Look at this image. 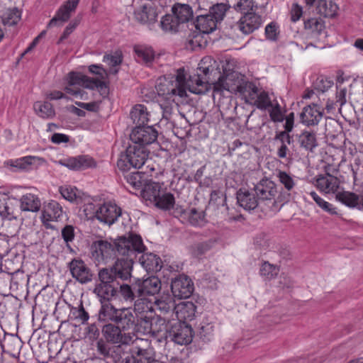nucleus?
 I'll return each instance as SVG.
<instances>
[{"label": "nucleus", "instance_id": "obj_23", "mask_svg": "<svg viewBox=\"0 0 363 363\" xmlns=\"http://www.w3.org/2000/svg\"><path fill=\"white\" fill-rule=\"evenodd\" d=\"M137 21L143 24L154 23L157 18V12L153 3L144 4L134 12Z\"/></svg>", "mask_w": 363, "mask_h": 363}, {"label": "nucleus", "instance_id": "obj_1", "mask_svg": "<svg viewBox=\"0 0 363 363\" xmlns=\"http://www.w3.org/2000/svg\"><path fill=\"white\" fill-rule=\"evenodd\" d=\"M211 59L206 57L199 64L197 73L189 75L186 78L184 68L181 67L175 71L172 75L160 77L155 86L158 95L168 101L175 102L176 100L187 96L186 91L196 94H206L213 86L215 92L228 89L227 84L224 83V77L220 76L218 82L210 83L211 79L208 76L213 71L210 68Z\"/></svg>", "mask_w": 363, "mask_h": 363}, {"label": "nucleus", "instance_id": "obj_18", "mask_svg": "<svg viewBox=\"0 0 363 363\" xmlns=\"http://www.w3.org/2000/svg\"><path fill=\"white\" fill-rule=\"evenodd\" d=\"M133 311L135 312L140 318L141 323H143L145 321H148L155 313L152 300L144 296L138 297V299L134 301Z\"/></svg>", "mask_w": 363, "mask_h": 363}, {"label": "nucleus", "instance_id": "obj_50", "mask_svg": "<svg viewBox=\"0 0 363 363\" xmlns=\"http://www.w3.org/2000/svg\"><path fill=\"white\" fill-rule=\"evenodd\" d=\"M71 318L77 320L82 324H85L89 318L88 312H86L83 306L82 301L78 307H72L70 311Z\"/></svg>", "mask_w": 363, "mask_h": 363}, {"label": "nucleus", "instance_id": "obj_59", "mask_svg": "<svg viewBox=\"0 0 363 363\" xmlns=\"http://www.w3.org/2000/svg\"><path fill=\"white\" fill-rule=\"evenodd\" d=\"M60 192L62 197L71 202H73L77 199V189L70 186H64L60 188Z\"/></svg>", "mask_w": 363, "mask_h": 363}, {"label": "nucleus", "instance_id": "obj_52", "mask_svg": "<svg viewBox=\"0 0 363 363\" xmlns=\"http://www.w3.org/2000/svg\"><path fill=\"white\" fill-rule=\"evenodd\" d=\"M276 176L280 184L284 186L286 190L291 191L294 189L296 182L289 174L284 171L277 170Z\"/></svg>", "mask_w": 363, "mask_h": 363}, {"label": "nucleus", "instance_id": "obj_42", "mask_svg": "<svg viewBox=\"0 0 363 363\" xmlns=\"http://www.w3.org/2000/svg\"><path fill=\"white\" fill-rule=\"evenodd\" d=\"M35 113L43 118H52L55 115L52 105L49 102L37 101L33 105Z\"/></svg>", "mask_w": 363, "mask_h": 363}, {"label": "nucleus", "instance_id": "obj_34", "mask_svg": "<svg viewBox=\"0 0 363 363\" xmlns=\"http://www.w3.org/2000/svg\"><path fill=\"white\" fill-rule=\"evenodd\" d=\"M40 207L41 201L35 194H26L21 199V209L23 211L38 212Z\"/></svg>", "mask_w": 363, "mask_h": 363}, {"label": "nucleus", "instance_id": "obj_36", "mask_svg": "<svg viewBox=\"0 0 363 363\" xmlns=\"http://www.w3.org/2000/svg\"><path fill=\"white\" fill-rule=\"evenodd\" d=\"M133 49L138 62L149 64L154 60L155 52L151 47L144 45H136Z\"/></svg>", "mask_w": 363, "mask_h": 363}, {"label": "nucleus", "instance_id": "obj_39", "mask_svg": "<svg viewBox=\"0 0 363 363\" xmlns=\"http://www.w3.org/2000/svg\"><path fill=\"white\" fill-rule=\"evenodd\" d=\"M62 206L55 201H51L45 207L43 216L48 220H57L62 215Z\"/></svg>", "mask_w": 363, "mask_h": 363}, {"label": "nucleus", "instance_id": "obj_63", "mask_svg": "<svg viewBox=\"0 0 363 363\" xmlns=\"http://www.w3.org/2000/svg\"><path fill=\"white\" fill-rule=\"evenodd\" d=\"M80 20L79 18H75L72 21L68 26L65 28L62 35H61L58 43H61L64 40L68 38V36L74 31V30L77 27L79 23Z\"/></svg>", "mask_w": 363, "mask_h": 363}, {"label": "nucleus", "instance_id": "obj_10", "mask_svg": "<svg viewBox=\"0 0 363 363\" xmlns=\"http://www.w3.org/2000/svg\"><path fill=\"white\" fill-rule=\"evenodd\" d=\"M102 333L108 342L118 344L120 347L128 345L133 341L131 333H127L113 323H108L103 327Z\"/></svg>", "mask_w": 363, "mask_h": 363}, {"label": "nucleus", "instance_id": "obj_37", "mask_svg": "<svg viewBox=\"0 0 363 363\" xmlns=\"http://www.w3.org/2000/svg\"><path fill=\"white\" fill-rule=\"evenodd\" d=\"M298 143L301 147L312 152L318 146L316 134L313 131L303 130L298 136Z\"/></svg>", "mask_w": 363, "mask_h": 363}, {"label": "nucleus", "instance_id": "obj_6", "mask_svg": "<svg viewBox=\"0 0 363 363\" xmlns=\"http://www.w3.org/2000/svg\"><path fill=\"white\" fill-rule=\"evenodd\" d=\"M193 332L191 327L185 322L171 323L167 340L178 345H187L191 342Z\"/></svg>", "mask_w": 363, "mask_h": 363}, {"label": "nucleus", "instance_id": "obj_47", "mask_svg": "<svg viewBox=\"0 0 363 363\" xmlns=\"http://www.w3.org/2000/svg\"><path fill=\"white\" fill-rule=\"evenodd\" d=\"M43 162H45V160L43 158L34 156H26L16 160L11 165L21 170H27L29 169L30 165L34 164L36 162L40 164Z\"/></svg>", "mask_w": 363, "mask_h": 363}, {"label": "nucleus", "instance_id": "obj_54", "mask_svg": "<svg viewBox=\"0 0 363 363\" xmlns=\"http://www.w3.org/2000/svg\"><path fill=\"white\" fill-rule=\"evenodd\" d=\"M310 196L312 197L313 201L316 203V204L322 208L325 212L331 215H336L337 213L336 211V208L333 206V205L328 201H325L321 197H320L315 191H311L309 193Z\"/></svg>", "mask_w": 363, "mask_h": 363}, {"label": "nucleus", "instance_id": "obj_32", "mask_svg": "<svg viewBox=\"0 0 363 363\" xmlns=\"http://www.w3.org/2000/svg\"><path fill=\"white\" fill-rule=\"evenodd\" d=\"M101 306L98 313V319L101 322L114 323L118 308H116L111 302L101 303Z\"/></svg>", "mask_w": 363, "mask_h": 363}, {"label": "nucleus", "instance_id": "obj_48", "mask_svg": "<svg viewBox=\"0 0 363 363\" xmlns=\"http://www.w3.org/2000/svg\"><path fill=\"white\" fill-rule=\"evenodd\" d=\"M145 174L141 172H135L125 176L127 183L135 190H140L145 184Z\"/></svg>", "mask_w": 363, "mask_h": 363}, {"label": "nucleus", "instance_id": "obj_58", "mask_svg": "<svg viewBox=\"0 0 363 363\" xmlns=\"http://www.w3.org/2000/svg\"><path fill=\"white\" fill-rule=\"evenodd\" d=\"M238 91L246 95L247 94L250 99L254 100L259 94L258 88L252 82H246L244 86H238Z\"/></svg>", "mask_w": 363, "mask_h": 363}, {"label": "nucleus", "instance_id": "obj_13", "mask_svg": "<svg viewBox=\"0 0 363 363\" xmlns=\"http://www.w3.org/2000/svg\"><path fill=\"white\" fill-rule=\"evenodd\" d=\"M171 290L174 297L182 299L189 298L194 291V284L186 275H179L172 280Z\"/></svg>", "mask_w": 363, "mask_h": 363}, {"label": "nucleus", "instance_id": "obj_61", "mask_svg": "<svg viewBox=\"0 0 363 363\" xmlns=\"http://www.w3.org/2000/svg\"><path fill=\"white\" fill-rule=\"evenodd\" d=\"M279 34L278 26L274 23L268 24L265 28V35L267 39L270 40H277Z\"/></svg>", "mask_w": 363, "mask_h": 363}, {"label": "nucleus", "instance_id": "obj_64", "mask_svg": "<svg viewBox=\"0 0 363 363\" xmlns=\"http://www.w3.org/2000/svg\"><path fill=\"white\" fill-rule=\"evenodd\" d=\"M62 237L64 241L68 245L74 238V229L73 226L67 225L62 229Z\"/></svg>", "mask_w": 363, "mask_h": 363}, {"label": "nucleus", "instance_id": "obj_33", "mask_svg": "<svg viewBox=\"0 0 363 363\" xmlns=\"http://www.w3.org/2000/svg\"><path fill=\"white\" fill-rule=\"evenodd\" d=\"M172 12L182 24L189 21L193 17L191 7L185 4H175L172 8Z\"/></svg>", "mask_w": 363, "mask_h": 363}, {"label": "nucleus", "instance_id": "obj_26", "mask_svg": "<svg viewBox=\"0 0 363 363\" xmlns=\"http://www.w3.org/2000/svg\"><path fill=\"white\" fill-rule=\"evenodd\" d=\"M237 201L238 204L245 210L251 211L256 208L261 203L255 192L240 189L237 192Z\"/></svg>", "mask_w": 363, "mask_h": 363}, {"label": "nucleus", "instance_id": "obj_8", "mask_svg": "<svg viewBox=\"0 0 363 363\" xmlns=\"http://www.w3.org/2000/svg\"><path fill=\"white\" fill-rule=\"evenodd\" d=\"M68 84L74 86H82L88 89H97L101 95L108 93V86L105 82L98 79L89 78L80 73L70 72L67 77Z\"/></svg>", "mask_w": 363, "mask_h": 363}, {"label": "nucleus", "instance_id": "obj_29", "mask_svg": "<svg viewBox=\"0 0 363 363\" xmlns=\"http://www.w3.org/2000/svg\"><path fill=\"white\" fill-rule=\"evenodd\" d=\"M139 262L144 269L149 272H157L162 268L161 259L153 253H141Z\"/></svg>", "mask_w": 363, "mask_h": 363}, {"label": "nucleus", "instance_id": "obj_38", "mask_svg": "<svg viewBox=\"0 0 363 363\" xmlns=\"http://www.w3.org/2000/svg\"><path fill=\"white\" fill-rule=\"evenodd\" d=\"M141 192L145 199L154 202L162 193L161 186L157 182L145 183Z\"/></svg>", "mask_w": 363, "mask_h": 363}, {"label": "nucleus", "instance_id": "obj_12", "mask_svg": "<svg viewBox=\"0 0 363 363\" xmlns=\"http://www.w3.org/2000/svg\"><path fill=\"white\" fill-rule=\"evenodd\" d=\"M262 23V16L254 12L243 15L238 21L232 26V28L245 35H249L257 30Z\"/></svg>", "mask_w": 363, "mask_h": 363}, {"label": "nucleus", "instance_id": "obj_22", "mask_svg": "<svg viewBox=\"0 0 363 363\" xmlns=\"http://www.w3.org/2000/svg\"><path fill=\"white\" fill-rule=\"evenodd\" d=\"M323 114V109L317 104L307 106L303 108L300 114L301 121L307 126L318 125Z\"/></svg>", "mask_w": 363, "mask_h": 363}, {"label": "nucleus", "instance_id": "obj_40", "mask_svg": "<svg viewBox=\"0 0 363 363\" xmlns=\"http://www.w3.org/2000/svg\"><path fill=\"white\" fill-rule=\"evenodd\" d=\"M335 198L337 201L350 208L357 207L359 208V196L350 191L338 192Z\"/></svg>", "mask_w": 363, "mask_h": 363}, {"label": "nucleus", "instance_id": "obj_11", "mask_svg": "<svg viewBox=\"0 0 363 363\" xmlns=\"http://www.w3.org/2000/svg\"><path fill=\"white\" fill-rule=\"evenodd\" d=\"M157 131L152 126H136L130 135L133 144L139 147L153 143L157 140Z\"/></svg>", "mask_w": 363, "mask_h": 363}, {"label": "nucleus", "instance_id": "obj_60", "mask_svg": "<svg viewBox=\"0 0 363 363\" xmlns=\"http://www.w3.org/2000/svg\"><path fill=\"white\" fill-rule=\"evenodd\" d=\"M333 84L331 80L325 79L323 77H319L316 79L314 84V89L318 91L325 92Z\"/></svg>", "mask_w": 363, "mask_h": 363}, {"label": "nucleus", "instance_id": "obj_30", "mask_svg": "<svg viewBox=\"0 0 363 363\" xmlns=\"http://www.w3.org/2000/svg\"><path fill=\"white\" fill-rule=\"evenodd\" d=\"M184 223H189L193 226H202L206 222V213L203 210L196 208H189L184 214Z\"/></svg>", "mask_w": 363, "mask_h": 363}, {"label": "nucleus", "instance_id": "obj_9", "mask_svg": "<svg viewBox=\"0 0 363 363\" xmlns=\"http://www.w3.org/2000/svg\"><path fill=\"white\" fill-rule=\"evenodd\" d=\"M143 323L145 325V328L148 333L153 337H160L159 341H161L162 338L167 340L171 325L168 317L153 315L148 321H145Z\"/></svg>", "mask_w": 363, "mask_h": 363}, {"label": "nucleus", "instance_id": "obj_43", "mask_svg": "<svg viewBox=\"0 0 363 363\" xmlns=\"http://www.w3.org/2000/svg\"><path fill=\"white\" fill-rule=\"evenodd\" d=\"M337 9V4L332 1L328 3L325 0H320L316 7L317 12L327 18L334 17L336 15Z\"/></svg>", "mask_w": 363, "mask_h": 363}, {"label": "nucleus", "instance_id": "obj_7", "mask_svg": "<svg viewBox=\"0 0 363 363\" xmlns=\"http://www.w3.org/2000/svg\"><path fill=\"white\" fill-rule=\"evenodd\" d=\"M261 203H270L272 206L269 207L272 211H276L275 197L277 194L276 184L268 179H262L253 189Z\"/></svg>", "mask_w": 363, "mask_h": 363}, {"label": "nucleus", "instance_id": "obj_53", "mask_svg": "<svg viewBox=\"0 0 363 363\" xmlns=\"http://www.w3.org/2000/svg\"><path fill=\"white\" fill-rule=\"evenodd\" d=\"M20 19L21 12L16 8L6 10L2 18L4 23L10 26L16 25Z\"/></svg>", "mask_w": 363, "mask_h": 363}, {"label": "nucleus", "instance_id": "obj_27", "mask_svg": "<svg viewBox=\"0 0 363 363\" xmlns=\"http://www.w3.org/2000/svg\"><path fill=\"white\" fill-rule=\"evenodd\" d=\"M116 317V318L114 321L115 325L125 331L133 328L135 324L133 311L130 308H118V312Z\"/></svg>", "mask_w": 363, "mask_h": 363}, {"label": "nucleus", "instance_id": "obj_51", "mask_svg": "<svg viewBox=\"0 0 363 363\" xmlns=\"http://www.w3.org/2000/svg\"><path fill=\"white\" fill-rule=\"evenodd\" d=\"M306 29L316 34H321L325 30L324 21L321 18H311L304 22Z\"/></svg>", "mask_w": 363, "mask_h": 363}, {"label": "nucleus", "instance_id": "obj_19", "mask_svg": "<svg viewBox=\"0 0 363 363\" xmlns=\"http://www.w3.org/2000/svg\"><path fill=\"white\" fill-rule=\"evenodd\" d=\"M140 342L147 347L136 345L133 349V354L125 357L121 363H145L149 357H152V349L150 347L147 340H140Z\"/></svg>", "mask_w": 363, "mask_h": 363}, {"label": "nucleus", "instance_id": "obj_62", "mask_svg": "<svg viewBox=\"0 0 363 363\" xmlns=\"http://www.w3.org/2000/svg\"><path fill=\"white\" fill-rule=\"evenodd\" d=\"M103 61L113 67L119 65L122 62L121 55L116 52L114 55H105Z\"/></svg>", "mask_w": 363, "mask_h": 363}, {"label": "nucleus", "instance_id": "obj_14", "mask_svg": "<svg viewBox=\"0 0 363 363\" xmlns=\"http://www.w3.org/2000/svg\"><path fill=\"white\" fill-rule=\"evenodd\" d=\"M121 215V209L115 203L108 201L98 206L96 219L101 223L111 225Z\"/></svg>", "mask_w": 363, "mask_h": 363}, {"label": "nucleus", "instance_id": "obj_3", "mask_svg": "<svg viewBox=\"0 0 363 363\" xmlns=\"http://www.w3.org/2000/svg\"><path fill=\"white\" fill-rule=\"evenodd\" d=\"M148 154L144 147L130 144L124 153H121L117 162V167L122 172H126L131 167L139 169L147 160Z\"/></svg>", "mask_w": 363, "mask_h": 363}, {"label": "nucleus", "instance_id": "obj_16", "mask_svg": "<svg viewBox=\"0 0 363 363\" xmlns=\"http://www.w3.org/2000/svg\"><path fill=\"white\" fill-rule=\"evenodd\" d=\"M92 256L99 263L107 262L116 252L113 244L106 240H98L93 243L91 246Z\"/></svg>", "mask_w": 363, "mask_h": 363}, {"label": "nucleus", "instance_id": "obj_2", "mask_svg": "<svg viewBox=\"0 0 363 363\" xmlns=\"http://www.w3.org/2000/svg\"><path fill=\"white\" fill-rule=\"evenodd\" d=\"M116 251L118 255L135 260L137 256L146 250L142 238L137 234L129 233L119 237L114 241Z\"/></svg>", "mask_w": 363, "mask_h": 363}, {"label": "nucleus", "instance_id": "obj_46", "mask_svg": "<svg viewBox=\"0 0 363 363\" xmlns=\"http://www.w3.org/2000/svg\"><path fill=\"white\" fill-rule=\"evenodd\" d=\"M153 203L159 208L169 210L174 206V197L171 193L162 192Z\"/></svg>", "mask_w": 363, "mask_h": 363}, {"label": "nucleus", "instance_id": "obj_20", "mask_svg": "<svg viewBox=\"0 0 363 363\" xmlns=\"http://www.w3.org/2000/svg\"><path fill=\"white\" fill-rule=\"evenodd\" d=\"M155 313L156 315L166 317V315L171 314L174 315V311L175 308V301L173 297L169 294H162L159 298H155L153 301Z\"/></svg>", "mask_w": 363, "mask_h": 363}, {"label": "nucleus", "instance_id": "obj_56", "mask_svg": "<svg viewBox=\"0 0 363 363\" xmlns=\"http://www.w3.org/2000/svg\"><path fill=\"white\" fill-rule=\"evenodd\" d=\"M213 243V241L208 240L194 244L191 248V254L193 256L199 257L209 250L212 247Z\"/></svg>", "mask_w": 363, "mask_h": 363}, {"label": "nucleus", "instance_id": "obj_15", "mask_svg": "<svg viewBox=\"0 0 363 363\" xmlns=\"http://www.w3.org/2000/svg\"><path fill=\"white\" fill-rule=\"evenodd\" d=\"M69 269L72 277L81 284H86L92 280L93 274L90 269L81 259H73L69 263Z\"/></svg>", "mask_w": 363, "mask_h": 363}, {"label": "nucleus", "instance_id": "obj_4", "mask_svg": "<svg viewBox=\"0 0 363 363\" xmlns=\"http://www.w3.org/2000/svg\"><path fill=\"white\" fill-rule=\"evenodd\" d=\"M98 278L93 293L97 296L99 302H111L116 299L118 295V284H116L107 273L105 274L100 270L98 272Z\"/></svg>", "mask_w": 363, "mask_h": 363}, {"label": "nucleus", "instance_id": "obj_17", "mask_svg": "<svg viewBox=\"0 0 363 363\" xmlns=\"http://www.w3.org/2000/svg\"><path fill=\"white\" fill-rule=\"evenodd\" d=\"M79 0H67L60 7L56 15L50 21L48 27L62 26L67 21L79 4Z\"/></svg>", "mask_w": 363, "mask_h": 363}, {"label": "nucleus", "instance_id": "obj_28", "mask_svg": "<svg viewBox=\"0 0 363 363\" xmlns=\"http://www.w3.org/2000/svg\"><path fill=\"white\" fill-rule=\"evenodd\" d=\"M315 186L321 191L326 194L334 193L339 188V180L330 174L318 175L315 180Z\"/></svg>", "mask_w": 363, "mask_h": 363}, {"label": "nucleus", "instance_id": "obj_57", "mask_svg": "<svg viewBox=\"0 0 363 363\" xmlns=\"http://www.w3.org/2000/svg\"><path fill=\"white\" fill-rule=\"evenodd\" d=\"M279 271V268L267 262H264L262 264L259 270L261 276L268 279L274 278L278 274Z\"/></svg>", "mask_w": 363, "mask_h": 363}, {"label": "nucleus", "instance_id": "obj_44", "mask_svg": "<svg viewBox=\"0 0 363 363\" xmlns=\"http://www.w3.org/2000/svg\"><path fill=\"white\" fill-rule=\"evenodd\" d=\"M135 287L137 289V282L133 286L127 284H121L118 294L125 301L132 303L135 301L136 297H138Z\"/></svg>", "mask_w": 363, "mask_h": 363}, {"label": "nucleus", "instance_id": "obj_49", "mask_svg": "<svg viewBox=\"0 0 363 363\" xmlns=\"http://www.w3.org/2000/svg\"><path fill=\"white\" fill-rule=\"evenodd\" d=\"M233 8L236 11L245 15V13H254V11L257 8V5L253 0H237Z\"/></svg>", "mask_w": 363, "mask_h": 363}, {"label": "nucleus", "instance_id": "obj_45", "mask_svg": "<svg viewBox=\"0 0 363 363\" xmlns=\"http://www.w3.org/2000/svg\"><path fill=\"white\" fill-rule=\"evenodd\" d=\"M228 9L229 6L225 4H216L210 8L208 14L211 15L213 20L218 24L223 20Z\"/></svg>", "mask_w": 363, "mask_h": 363}, {"label": "nucleus", "instance_id": "obj_21", "mask_svg": "<svg viewBox=\"0 0 363 363\" xmlns=\"http://www.w3.org/2000/svg\"><path fill=\"white\" fill-rule=\"evenodd\" d=\"M161 281L157 277H150L143 281L138 279L137 281V292L138 297L145 295H155L161 289Z\"/></svg>", "mask_w": 363, "mask_h": 363}, {"label": "nucleus", "instance_id": "obj_55", "mask_svg": "<svg viewBox=\"0 0 363 363\" xmlns=\"http://www.w3.org/2000/svg\"><path fill=\"white\" fill-rule=\"evenodd\" d=\"M254 104L259 109L262 110H266L272 106L269 94L264 91L259 93L255 99H254Z\"/></svg>", "mask_w": 363, "mask_h": 363}, {"label": "nucleus", "instance_id": "obj_35", "mask_svg": "<svg viewBox=\"0 0 363 363\" xmlns=\"http://www.w3.org/2000/svg\"><path fill=\"white\" fill-rule=\"evenodd\" d=\"M130 116L136 126H145L149 120L147 108L142 104L135 105L131 110Z\"/></svg>", "mask_w": 363, "mask_h": 363}, {"label": "nucleus", "instance_id": "obj_5", "mask_svg": "<svg viewBox=\"0 0 363 363\" xmlns=\"http://www.w3.org/2000/svg\"><path fill=\"white\" fill-rule=\"evenodd\" d=\"M133 262L134 260H132L131 258L123 257L118 258L111 267L102 268L100 271L105 274L107 273L113 281L118 279L126 281L131 277Z\"/></svg>", "mask_w": 363, "mask_h": 363}, {"label": "nucleus", "instance_id": "obj_31", "mask_svg": "<svg viewBox=\"0 0 363 363\" xmlns=\"http://www.w3.org/2000/svg\"><path fill=\"white\" fill-rule=\"evenodd\" d=\"M194 24L196 28L204 34L210 33L217 28V23L208 13L198 16Z\"/></svg>", "mask_w": 363, "mask_h": 363}, {"label": "nucleus", "instance_id": "obj_24", "mask_svg": "<svg viewBox=\"0 0 363 363\" xmlns=\"http://www.w3.org/2000/svg\"><path fill=\"white\" fill-rule=\"evenodd\" d=\"M59 163L72 170H82L96 166L94 159L88 155H80L64 161L60 160Z\"/></svg>", "mask_w": 363, "mask_h": 363}, {"label": "nucleus", "instance_id": "obj_41", "mask_svg": "<svg viewBox=\"0 0 363 363\" xmlns=\"http://www.w3.org/2000/svg\"><path fill=\"white\" fill-rule=\"evenodd\" d=\"M182 23L177 21L176 16L172 14H167L162 18L160 26L164 32L176 33L179 30Z\"/></svg>", "mask_w": 363, "mask_h": 363}, {"label": "nucleus", "instance_id": "obj_25", "mask_svg": "<svg viewBox=\"0 0 363 363\" xmlns=\"http://www.w3.org/2000/svg\"><path fill=\"white\" fill-rule=\"evenodd\" d=\"M196 306L191 301H182L175 304L174 315L177 318V322H185L191 320L196 313Z\"/></svg>", "mask_w": 363, "mask_h": 363}]
</instances>
